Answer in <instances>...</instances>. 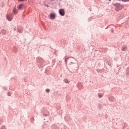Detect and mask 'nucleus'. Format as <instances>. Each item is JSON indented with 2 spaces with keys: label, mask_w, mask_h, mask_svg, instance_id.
Instances as JSON below:
<instances>
[{
  "label": "nucleus",
  "mask_w": 129,
  "mask_h": 129,
  "mask_svg": "<svg viewBox=\"0 0 129 129\" xmlns=\"http://www.w3.org/2000/svg\"><path fill=\"white\" fill-rule=\"evenodd\" d=\"M36 64L39 67V68H42L45 66V61L41 57L36 58Z\"/></svg>",
  "instance_id": "nucleus-1"
},
{
  "label": "nucleus",
  "mask_w": 129,
  "mask_h": 129,
  "mask_svg": "<svg viewBox=\"0 0 129 129\" xmlns=\"http://www.w3.org/2000/svg\"><path fill=\"white\" fill-rule=\"evenodd\" d=\"M112 5L113 6V7H115V8H116V12H119V11H120V10H122V9H123V5H120V4L119 3H114L112 4Z\"/></svg>",
  "instance_id": "nucleus-2"
},
{
  "label": "nucleus",
  "mask_w": 129,
  "mask_h": 129,
  "mask_svg": "<svg viewBox=\"0 0 129 129\" xmlns=\"http://www.w3.org/2000/svg\"><path fill=\"white\" fill-rule=\"evenodd\" d=\"M17 9L18 11H22L23 10H24L26 11L27 9V6L25 5V4L21 3L18 5Z\"/></svg>",
  "instance_id": "nucleus-3"
},
{
  "label": "nucleus",
  "mask_w": 129,
  "mask_h": 129,
  "mask_svg": "<svg viewBox=\"0 0 129 129\" xmlns=\"http://www.w3.org/2000/svg\"><path fill=\"white\" fill-rule=\"evenodd\" d=\"M41 112L44 116H48V115H49V111H48V110H47L46 107L41 109Z\"/></svg>",
  "instance_id": "nucleus-4"
},
{
  "label": "nucleus",
  "mask_w": 129,
  "mask_h": 129,
  "mask_svg": "<svg viewBox=\"0 0 129 129\" xmlns=\"http://www.w3.org/2000/svg\"><path fill=\"white\" fill-rule=\"evenodd\" d=\"M56 17H57V15L55 13H51L48 16L49 19L50 20H55L56 19Z\"/></svg>",
  "instance_id": "nucleus-5"
},
{
  "label": "nucleus",
  "mask_w": 129,
  "mask_h": 129,
  "mask_svg": "<svg viewBox=\"0 0 129 129\" xmlns=\"http://www.w3.org/2000/svg\"><path fill=\"white\" fill-rule=\"evenodd\" d=\"M0 35L2 36L3 38H6V36L7 35V31L5 29L1 30L0 32Z\"/></svg>",
  "instance_id": "nucleus-6"
},
{
  "label": "nucleus",
  "mask_w": 129,
  "mask_h": 129,
  "mask_svg": "<svg viewBox=\"0 0 129 129\" xmlns=\"http://www.w3.org/2000/svg\"><path fill=\"white\" fill-rule=\"evenodd\" d=\"M78 88L79 90H81L83 88V83L82 82H79L78 84H77Z\"/></svg>",
  "instance_id": "nucleus-7"
},
{
  "label": "nucleus",
  "mask_w": 129,
  "mask_h": 129,
  "mask_svg": "<svg viewBox=\"0 0 129 129\" xmlns=\"http://www.w3.org/2000/svg\"><path fill=\"white\" fill-rule=\"evenodd\" d=\"M58 12L60 16H61L62 17L65 16V12L63 9H60L59 10Z\"/></svg>",
  "instance_id": "nucleus-8"
},
{
  "label": "nucleus",
  "mask_w": 129,
  "mask_h": 129,
  "mask_svg": "<svg viewBox=\"0 0 129 129\" xmlns=\"http://www.w3.org/2000/svg\"><path fill=\"white\" fill-rule=\"evenodd\" d=\"M51 128L52 129H59V128H58V126H57V124H53L51 125Z\"/></svg>",
  "instance_id": "nucleus-9"
},
{
  "label": "nucleus",
  "mask_w": 129,
  "mask_h": 129,
  "mask_svg": "<svg viewBox=\"0 0 129 129\" xmlns=\"http://www.w3.org/2000/svg\"><path fill=\"white\" fill-rule=\"evenodd\" d=\"M124 17H125V15L123 13L120 14L119 16V18L120 19H123V18H124Z\"/></svg>",
  "instance_id": "nucleus-10"
},
{
  "label": "nucleus",
  "mask_w": 129,
  "mask_h": 129,
  "mask_svg": "<svg viewBox=\"0 0 129 129\" xmlns=\"http://www.w3.org/2000/svg\"><path fill=\"white\" fill-rule=\"evenodd\" d=\"M7 19L9 22H11V21L13 20V17H12L11 16H7Z\"/></svg>",
  "instance_id": "nucleus-11"
},
{
  "label": "nucleus",
  "mask_w": 129,
  "mask_h": 129,
  "mask_svg": "<svg viewBox=\"0 0 129 129\" xmlns=\"http://www.w3.org/2000/svg\"><path fill=\"white\" fill-rule=\"evenodd\" d=\"M13 14L14 15H17V14H18V10H17L16 8H14Z\"/></svg>",
  "instance_id": "nucleus-12"
},
{
  "label": "nucleus",
  "mask_w": 129,
  "mask_h": 129,
  "mask_svg": "<svg viewBox=\"0 0 129 129\" xmlns=\"http://www.w3.org/2000/svg\"><path fill=\"white\" fill-rule=\"evenodd\" d=\"M13 52L17 53L18 52V48L16 46L13 47Z\"/></svg>",
  "instance_id": "nucleus-13"
},
{
  "label": "nucleus",
  "mask_w": 129,
  "mask_h": 129,
  "mask_svg": "<svg viewBox=\"0 0 129 129\" xmlns=\"http://www.w3.org/2000/svg\"><path fill=\"white\" fill-rule=\"evenodd\" d=\"M121 50L122 51H126V46H122L121 48Z\"/></svg>",
  "instance_id": "nucleus-14"
},
{
  "label": "nucleus",
  "mask_w": 129,
  "mask_h": 129,
  "mask_svg": "<svg viewBox=\"0 0 129 129\" xmlns=\"http://www.w3.org/2000/svg\"><path fill=\"white\" fill-rule=\"evenodd\" d=\"M17 31H18V33H19L20 34H22V32L23 30L22 29H21V28L19 27L17 29Z\"/></svg>",
  "instance_id": "nucleus-15"
},
{
  "label": "nucleus",
  "mask_w": 129,
  "mask_h": 129,
  "mask_svg": "<svg viewBox=\"0 0 129 129\" xmlns=\"http://www.w3.org/2000/svg\"><path fill=\"white\" fill-rule=\"evenodd\" d=\"M69 59V57H68V56H65L64 61H65L66 64H67V61H68Z\"/></svg>",
  "instance_id": "nucleus-16"
},
{
  "label": "nucleus",
  "mask_w": 129,
  "mask_h": 129,
  "mask_svg": "<svg viewBox=\"0 0 129 129\" xmlns=\"http://www.w3.org/2000/svg\"><path fill=\"white\" fill-rule=\"evenodd\" d=\"M109 100H110V101H111L112 102L113 101H114V98L113 97H111L109 98Z\"/></svg>",
  "instance_id": "nucleus-17"
},
{
  "label": "nucleus",
  "mask_w": 129,
  "mask_h": 129,
  "mask_svg": "<svg viewBox=\"0 0 129 129\" xmlns=\"http://www.w3.org/2000/svg\"><path fill=\"white\" fill-rule=\"evenodd\" d=\"M63 81H64V82L65 83H69L70 82V81H69V80H68V79H64V80H63Z\"/></svg>",
  "instance_id": "nucleus-18"
},
{
  "label": "nucleus",
  "mask_w": 129,
  "mask_h": 129,
  "mask_svg": "<svg viewBox=\"0 0 129 129\" xmlns=\"http://www.w3.org/2000/svg\"><path fill=\"white\" fill-rule=\"evenodd\" d=\"M103 96V95L101 93H98V97L99 98H101Z\"/></svg>",
  "instance_id": "nucleus-19"
},
{
  "label": "nucleus",
  "mask_w": 129,
  "mask_h": 129,
  "mask_svg": "<svg viewBox=\"0 0 129 129\" xmlns=\"http://www.w3.org/2000/svg\"><path fill=\"white\" fill-rule=\"evenodd\" d=\"M56 62L55 59L54 58L52 60V65H55V62Z\"/></svg>",
  "instance_id": "nucleus-20"
},
{
  "label": "nucleus",
  "mask_w": 129,
  "mask_h": 129,
  "mask_svg": "<svg viewBox=\"0 0 129 129\" xmlns=\"http://www.w3.org/2000/svg\"><path fill=\"white\" fill-rule=\"evenodd\" d=\"M92 20H93V17H91L89 18L88 19V22H90V21H91Z\"/></svg>",
  "instance_id": "nucleus-21"
},
{
  "label": "nucleus",
  "mask_w": 129,
  "mask_h": 129,
  "mask_svg": "<svg viewBox=\"0 0 129 129\" xmlns=\"http://www.w3.org/2000/svg\"><path fill=\"white\" fill-rule=\"evenodd\" d=\"M7 95L8 96H11V95H12V92H8L7 93Z\"/></svg>",
  "instance_id": "nucleus-22"
},
{
  "label": "nucleus",
  "mask_w": 129,
  "mask_h": 129,
  "mask_svg": "<svg viewBox=\"0 0 129 129\" xmlns=\"http://www.w3.org/2000/svg\"><path fill=\"white\" fill-rule=\"evenodd\" d=\"M119 1L123 2L124 3H126L127 2H129V0H119Z\"/></svg>",
  "instance_id": "nucleus-23"
},
{
  "label": "nucleus",
  "mask_w": 129,
  "mask_h": 129,
  "mask_svg": "<svg viewBox=\"0 0 129 129\" xmlns=\"http://www.w3.org/2000/svg\"><path fill=\"white\" fill-rule=\"evenodd\" d=\"M45 91H46V92H47V93H49V92H50V89H46Z\"/></svg>",
  "instance_id": "nucleus-24"
},
{
  "label": "nucleus",
  "mask_w": 129,
  "mask_h": 129,
  "mask_svg": "<svg viewBox=\"0 0 129 129\" xmlns=\"http://www.w3.org/2000/svg\"><path fill=\"white\" fill-rule=\"evenodd\" d=\"M98 107L99 108L101 109V107H102V105H101V104H99L98 105Z\"/></svg>",
  "instance_id": "nucleus-25"
},
{
  "label": "nucleus",
  "mask_w": 129,
  "mask_h": 129,
  "mask_svg": "<svg viewBox=\"0 0 129 129\" xmlns=\"http://www.w3.org/2000/svg\"><path fill=\"white\" fill-rule=\"evenodd\" d=\"M35 119H34V117H32L30 118V120L31 122H33V120H34Z\"/></svg>",
  "instance_id": "nucleus-26"
},
{
  "label": "nucleus",
  "mask_w": 129,
  "mask_h": 129,
  "mask_svg": "<svg viewBox=\"0 0 129 129\" xmlns=\"http://www.w3.org/2000/svg\"><path fill=\"white\" fill-rule=\"evenodd\" d=\"M1 129H6V126L3 125L1 127Z\"/></svg>",
  "instance_id": "nucleus-27"
},
{
  "label": "nucleus",
  "mask_w": 129,
  "mask_h": 129,
  "mask_svg": "<svg viewBox=\"0 0 129 129\" xmlns=\"http://www.w3.org/2000/svg\"><path fill=\"white\" fill-rule=\"evenodd\" d=\"M25 1L27 0H19V2H20V3H23V2H25Z\"/></svg>",
  "instance_id": "nucleus-28"
},
{
  "label": "nucleus",
  "mask_w": 129,
  "mask_h": 129,
  "mask_svg": "<svg viewBox=\"0 0 129 129\" xmlns=\"http://www.w3.org/2000/svg\"><path fill=\"white\" fill-rule=\"evenodd\" d=\"M3 89H4V90H7V89H8V88H7L6 87H3Z\"/></svg>",
  "instance_id": "nucleus-29"
},
{
  "label": "nucleus",
  "mask_w": 129,
  "mask_h": 129,
  "mask_svg": "<svg viewBox=\"0 0 129 129\" xmlns=\"http://www.w3.org/2000/svg\"><path fill=\"white\" fill-rule=\"evenodd\" d=\"M3 122V120L2 119L0 120V125L2 124Z\"/></svg>",
  "instance_id": "nucleus-30"
},
{
  "label": "nucleus",
  "mask_w": 129,
  "mask_h": 129,
  "mask_svg": "<svg viewBox=\"0 0 129 129\" xmlns=\"http://www.w3.org/2000/svg\"><path fill=\"white\" fill-rule=\"evenodd\" d=\"M89 11H90V12H91V11H92V9L91 8H89Z\"/></svg>",
  "instance_id": "nucleus-31"
},
{
  "label": "nucleus",
  "mask_w": 129,
  "mask_h": 129,
  "mask_svg": "<svg viewBox=\"0 0 129 129\" xmlns=\"http://www.w3.org/2000/svg\"><path fill=\"white\" fill-rule=\"evenodd\" d=\"M114 31L113 29H111V33H114Z\"/></svg>",
  "instance_id": "nucleus-32"
},
{
  "label": "nucleus",
  "mask_w": 129,
  "mask_h": 129,
  "mask_svg": "<svg viewBox=\"0 0 129 129\" xmlns=\"http://www.w3.org/2000/svg\"><path fill=\"white\" fill-rule=\"evenodd\" d=\"M108 65H109V66H111V63H110L109 62V63H108Z\"/></svg>",
  "instance_id": "nucleus-33"
},
{
  "label": "nucleus",
  "mask_w": 129,
  "mask_h": 129,
  "mask_svg": "<svg viewBox=\"0 0 129 129\" xmlns=\"http://www.w3.org/2000/svg\"><path fill=\"white\" fill-rule=\"evenodd\" d=\"M71 64H74V62H71L70 63V65H71Z\"/></svg>",
  "instance_id": "nucleus-34"
},
{
  "label": "nucleus",
  "mask_w": 129,
  "mask_h": 129,
  "mask_svg": "<svg viewBox=\"0 0 129 129\" xmlns=\"http://www.w3.org/2000/svg\"><path fill=\"white\" fill-rule=\"evenodd\" d=\"M23 16L24 17V18H25V17H26V15L23 14Z\"/></svg>",
  "instance_id": "nucleus-35"
},
{
  "label": "nucleus",
  "mask_w": 129,
  "mask_h": 129,
  "mask_svg": "<svg viewBox=\"0 0 129 129\" xmlns=\"http://www.w3.org/2000/svg\"><path fill=\"white\" fill-rule=\"evenodd\" d=\"M108 1L109 2H111V0H106V2H107Z\"/></svg>",
  "instance_id": "nucleus-36"
},
{
  "label": "nucleus",
  "mask_w": 129,
  "mask_h": 129,
  "mask_svg": "<svg viewBox=\"0 0 129 129\" xmlns=\"http://www.w3.org/2000/svg\"><path fill=\"white\" fill-rule=\"evenodd\" d=\"M61 42H64V39H61Z\"/></svg>",
  "instance_id": "nucleus-37"
},
{
  "label": "nucleus",
  "mask_w": 129,
  "mask_h": 129,
  "mask_svg": "<svg viewBox=\"0 0 129 129\" xmlns=\"http://www.w3.org/2000/svg\"><path fill=\"white\" fill-rule=\"evenodd\" d=\"M51 1V2H54V1H55V0H50Z\"/></svg>",
  "instance_id": "nucleus-38"
},
{
  "label": "nucleus",
  "mask_w": 129,
  "mask_h": 129,
  "mask_svg": "<svg viewBox=\"0 0 129 129\" xmlns=\"http://www.w3.org/2000/svg\"><path fill=\"white\" fill-rule=\"evenodd\" d=\"M27 15H29V13L28 12H27Z\"/></svg>",
  "instance_id": "nucleus-39"
},
{
  "label": "nucleus",
  "mask_w": 129,
  "mask_h": 129,
  "mask_svg": "<svg viewBox=\"0 0 129 129\" xmlns=\"http://www.w3.org/2000/svg\"><path fill=\"white\" fill-rule=\"evenodd\" d=\"M128 20H129V17H128Z\"/></svg>",
  "instance_id": "nucleus-40"
},
{
  "label": "nucleus",
  "mask_w": 129,
  "mask_h": 129,
  "mask_svg": "<svg viewBox=\"0 0 129 129\" xmlns=\"http://www.w3.org/2000/svg\"><path fill=\"white\" fill-rule=\"evenodd\" d=\"M6 39H7V36H6Z\"/></svg>",
  "instance_id": "nucleus-41"
}]
</instances>
